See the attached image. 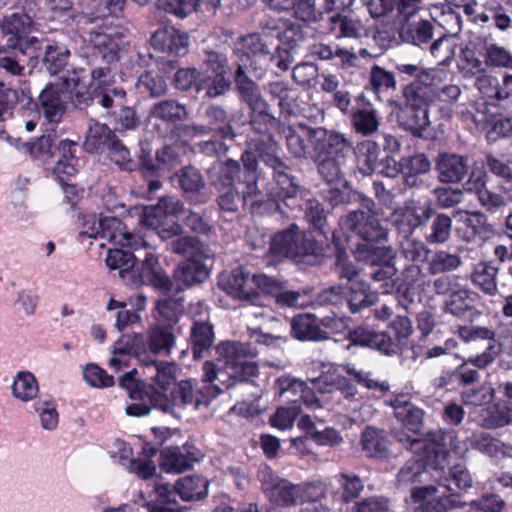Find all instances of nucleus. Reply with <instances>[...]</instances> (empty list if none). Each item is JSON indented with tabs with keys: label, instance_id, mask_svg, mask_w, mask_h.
Returning a JSON list of instances; mask_svg holds the SVG:
<instances>
[{
	"label": "nucleus",
	"instance_id": "nucleus-21",
	"mask_svg": "<svg viewBox=\"0 0 512 512\" xmlns=\"http://www.w3.org/2000/svg\"><path fill=\"white\" fill-rule=\"evenodd\" d=\"M68 103L67 91L58 83H49L38 95L37 106L49 123H59Z\"/></svg>",
	"mask_w": 512,
	"mask_h": 512
},
{
	"label": "nucleus",
	"instance_id": "nucleus-59",
	"mask_svg": "<svg viewBox=\"0 0 512 512\" xmlns=\"http://www.w3.org/2000/svg\"><path fill=\"white\" fill-rule=\"evenodd\" d=\"M467 442L472 449L478 450L490 457H497L499 454L504 453V444L489 433L475 432L467 438Z\"/></svg>",
	"mask_w": 512,
	"mask_h": 512
},
{
	"label": "nucleus",
	"instance_id": "nucleus-56",
	"mask_svg": "<svg viewBox=\"0 0 512 512\" xmlns=\"http://www.w3.org/2000/svg\"><path fill=\"white\" fill-rule=\"evenodd\" d=\"M57 140L56 131L54 129L47 130L41 137L33 143H21L22 149H26L31 155L44 160H51Z\"/></svg>",
	"mask_w": 512,
	"mask_h": 512
},
{
	"label": "nucleus",
	"instance_id": "nucleus-55",
	"mask_svg": "<svg viewBox=\"0 0 512 512\" xmlns=\"http://www.w3.org/2000/svg\"><path fill=\"white\" fill-rule=\"evenodd\" d=\"M452 229V217L445 213H435L429 227V233L425 240L429 244H443L450 238Z\"/></svg>",
	"mask_w": 512,
	"mask_h": 512
},
{
	"label": "nucleus",
	"instance_id": "nucleus-41",
	"mask_svg": "<svg viewBox=\"0 0 512 512\" xmlns=\"http://www.w3.org/2000/svg\"><path fill=\"white\" fill-rule=\"evenodd\" d=\"M291 333L299 340L320 341L328 339L327 332L322 330L317 318L312 314H300L291 321Z\"/></svg>",
	"mask_w": 512,
	"mask_h": 512
},
{
	"label": "nucleus",
	"instance_id": "nucleus-18",
	"mask_svg": "<svg viewBox=\"0 0 512 512\" xmlns=\"http://www.w3.org/2000/svg\"><path fill=\"white\" fill-rule=\"evenodd\" d=\"M262 491L271 502L279 506H295L303 496L299 486L274 475L267 466L262 479Z\"/></svg>",
	"mask_w": 512,
	"mask_h": 512
},
{
	"label": "nucleus",
	"instance_id": "nucleus-63",
	"mask_svg": "<svg viewBox=\"0 0 512 512\" xmlns=\"http://www.w3.org/2000/svg\"><path fill=\"white\" fill-rule=\"evenodd\" d=\"M435 77L436 71L434 69H424L420 67L416 78L412 82L403 86L401 91L405 93L408 90L412 93L420 92L426 97V99L433 101L434 93L432 86L434 85Z\"/></svg>",
	"mask_w": 512,
	"mask_h": 512
},
{
	"label": "nucleus",
	"instance_id": "nucleus-8",
	"mask_svg": "<svg viewBox=\"0 0 512 512\" xmlns=\"http://www.w3.org/2000/svg\"><path fill=\"white\" fill-rule=\"evenodd\" d=\"M458 336L464 342L481 344L484 348L482 353L464 360L457 369L461 383L468 385L479 379L477 369H484L494 361L500 350L499 343L495 332L482 326H461Z\"/></svg>",
	"mask_w": 512,
	"mask_h": 512
},
{
	"label": "nucleus",
	"instance_id": "nucleus-26",
	"mask_svg": "<svg viewBox=\"0 0 512 512\" xmlns=\"http://www.w3.org/2000/svg\"><path fill=\"white\" fill-rule=\"evenodd\" d=\"M395 418L414 435L420 433L424 424V411L411 402L408 394H398L390 400Z\"/></svg>",
	"mask_w": 512,
	"mask_h": 512
},
{
	"label": "nucleus",
	"instance_id": "nucleus-12",
	"mask_svg": "<svg viewBox=\"0 0 512 512\" xmlns=\"http://www.w3.org/2000/svg\"><path fill=\"white\" fill-rule=\"evenodd\" d=\"M32 26V18L23 11L6 16L2 22V33L11 35L7 40V47L28 60L38 58L41 48V41L37 37L28 36Z\"/></svg>",
	"mask_w": 512,
	"mask_h": 512
},
{
	"label": "nucleus",
	"instance_id": "nucleus-44",
	"mask_svg": "<svg viewBox=\"0 0 512 512\" xmlns=\"http://www.w3.org/2000/svg\"><path fill=\"white\" fill-rule=\"evenodd\" d=\"M149 116L162 122L173 124L186 120L188 118V111L186 106L177 100L164 99L150 107Z\"/></svg>",
	"mask_w": 512,
	"mask_h": 512
},
{
	"label": "nucleus",
	"instance_id": "nucleus-54",
	"mask_svg": "<svg viewBox=\"0 0 512 512\" xmlns=\"http://www.w3.org/2000/svg\"><path fill=\"white\" fill-rule=\"evenodd\" d=\"M39 392L38 382L31 372H18L13 384L12 394L15 398L28 402L34 399Z\"/></svg>",
	"mask_w": 512,
	"mask_h": 512
},
{
	"label": "nucleus",
	"instance_id": "nucleus-22",
	"mask_svg": "<svg viewBox=\"0 0 512 512\" xmlns=\"http://www.w3.org/2000/svg\"><path fill=\"white\" fill-rule=\"evenodd\" d=\"M200 458L201 453L192 445L167 447L161 452L160 467L169 473H182Z\"/></svg>",
	"mask_w": 512,
	"mask_h": 512
},
{
	"label": "nucleus",
	"instance_id": "nucleus-62",
	"mask_svg": "<svg viewBox=\"0 0 512 512\" xmlns=\"http://www.w3.org/2000/svg\"><path fill=\"white\" fill-rule=\"evenodd\" d=\"M33 409L39 414L40 423L45 430H54L58 425V412L54 399L50 396L40 397L34 404Z\"/></svg>",
	"mask_w": 512,
	"mask_h": 512
},
{
	"label": "nucleus",
	"instance_id": "nucleus-5",
	"mask_svg": "<svg viewBox=\"0 0 512 512\" xmlns=\"http://www.w3.org/2000/svg\"><path fill=\"white\" fill-rule=\"evenodd\" d=\"M220 393L221 387L219 385L195 391L191 381L182 380L174 386L170 396L160 392L155 387H147L144 390L143 398L148 399L153 408L171 414L176 418H181L187 413L199 410L201 407L207 408L210 401Z\"/></svg>",
	"mask_w": 512,
	"mask_h": 512
},
{
	"label": "nucleus",
	"instance_id": "nucleus-35",
	"mask_svg": "<svg viewBox=\"0 0 512 512\" xmlns=\"http://www.w3.org/2000/svg\"><path fill=\"white\" fill-rule=\"evenodd\" d=\"M174 178L184 197L194 203H204L206 201L201 194V191L205 188L204 177L197 168L191 165L182 167L175 173Z\"/></svg>",
	"mask_w": 512,
	"mask_h": 512
},
{
	"label": "nucleus",
	"instance_id": "nucleus-6",
	"mask_svg": "<svg viewBox=\"0 0 512 512\" xmlns=\"http://www.w3.org/2000/svg\"><path fill=\"white\" fill-rule=\"evenodd\" d=\"M205 66L204 71L194 68L178 70L175 74L177 88L187 91L194 87L197 92L205 91L210 98L225 93L230 86L226 58L213 51L207 52Z\"/></svg>",
	"mask_w": 512,
	"mask_h": 512
},
{
	"label": "nucleus",
	"instance_id": "nucleus-16",
	"mask_svg": "<svg viewBox=\"0 0 512 512\" xmlns=\"http://www.w3.org/2000/svg\"><path fill=\"white\" fill-rule=\"evenodd\" d=\"M474 86L481 98L490 102V106L506 109L512 103V75L505 74L502 78L483 74L476 78Z\"/></svg>",
	"mask_w": 512,
	"mask_h": 512
},
{
	"label": "nucleus",
	"instance_id": "nucleus-1",
	"mask_svg": "<svg viewBox=\"0 0 512 512\" xmlns=\"http://www.w3.org/2000/svg\"><path fill=\"white\" fill-rule=\"evenodd\" d=\"M277 105L280 110L291 115L297 108V93L283 82H272L263 87V94L258 96V124L263 121L269 124L268 132L258 130V156L273 169V177L277 188L269 193L270 201L266 204L258 202L261 212L271 214H283L279 201L291 196L295 192L296 184L291 174V169L278 156L277 141L271 134L272 129H277L278 120L272 107Z\"/></svg>",
	"mask_w": 512,
	"mask_h": 512
},
{
	"label": "nucleus",
	"instance_id": "nucleus-24",
	"mask_svg": "<svg viewBox=\"0 0 512 512\" xmlns=\"http://www.w3.org/2000/svg\"><path fill=\"white\" fill-rule=\"evenodd\" d=\"M78 143L72 140H60L55 147L51 160L54 162L53 173L63 181V177H70L77 174L80 161L76 156Z\"/></svg>",
	"mask_w": 512,
	"mask_h": 512
},
{
	"label": "nucleus",
	"instance_id": "nucleus-57",
	"mask_svg": "<svg viewBox=\"0 0 512 512\" xmlns=\"http://www.w3.org/2000/svg\"><path fill=\"white\" fill-rule=\"evenodd\" d=\"M332 242L338 250L336 269L339 278L347 280L348 284H352L353 282H360L361 280H358L360 270L352 262L345 259V251L342 245V240L337 232L332 233Z\"/></svg>",
	"mask_w": 512,
	"mask_h": 512
},
{
	"label": "nucleus",
	"instance_id": "nucleus-14",
	"mask_svg": "<svg viewBox=\"0 0 512 512\" xmlns=\"http://www.w3.org/2000/svg\"><path fill=\"white\" fill-rule=\"evenodd\" d=\"M89 42L92 56L111 65L119 60V52L125 46V35L118 27L104 25L90 31Z\"/></svg>",
	"mask_w": 512,
	"mask_h": 512
},
{
	"label": "nucleus",
	"instance_id": "nucleus-29",
	"mask_svg": "<svg viewBox=\"0 0 512 512\" xmlns=\"http://www.w3.org/2000/svg\"><path fill=\"white\" fill-rule=\"evenodd\" d=\"M325 28L336 40H358L367 36V29L360 19L340 12L328 16Z\"/></svg>",
	"mask_w": 512,
	"mask_h": 512
},
{
	"label": "nucleus",
	"instance_id": "nucleus-51",
	"mask_svg": "<svg viewBox=\"0 0 512 512\" xmlns=\"http://www.w3.org/2000/svg\"><path fill=\"white\" fill-rule=\"evenodd\" d=\"M369 289L370 287L365 281L353 282L352 284H348L345 288L344 298L346 299L352 313H357L363 308H367L372 305L373 300L368 294Z\"/></svg>",
	"mask_w": 512,
	"mask_h": 512
},
{
	"label": "nucleus",
	"instance_id": "nucleus-48",
	"mask_svg": "<svg viewBox=\"0 0 512 512\" xmlns=\"http://www.w3.org/2000/svg\"><path fill=\"white\" fill-rule=\"evenodd\" d=\"M338 490L334 496L344 504H349L357 499L364 489L363 480L354 473L340 472L337 476Z\"/></svg>",
	"mask_w": 512,
	"mask_h": 512
},
{
	"label": "nucleus",
	"instance_id": "nucleus-7",
	"mask_svg": "<svg viewBox=\"0 0 512 512\" xmlns=\"http://www.w3.org/2000/svg\"><path fill=\"white\" fill-rule=\"evenodd\" d=\"M176 343L173 326L158 324L151 327L145 337L134 333L122 335L113 347L114 354H131L142 363L154 360L153 356H168Z\"/></svg>",
	"mask_w": 512,
	"mask_h": 512
},
{
	"label": "nucleus",
	"instance_id": "nucleus-64",
	"mask_svg": "<svg viewBox=\"0 0 512 512\" xmlns=\"http://www.w3.org/2000/svg\"><path fill=\"white\" fill-rule=\"evenodd\" d=\"M352 125L357 133L371 135L378 130L379 120L374 109H358L351 113Z\"/></svg>",
	"mask_w": 512,
	"mask_h": 512
},
{
	"label": "nucleus",
	"instance_id": "nucleus-9",
	"mask_svg": "<svg viewBox=\"0 0 512 512\" xmlns=\"http://www.w3.org/2000/svg\"><path fill=\"white\" fill-rule=\"evenodd\" d=\"M208 481L199 475L180 478L176 485L157 483L155 492L157 499L149 503L150 512H182L176 500L178 495L184 501L201 500L207 495Z\"/></svg>",
	"mask_w": 512,
	"mask_h": 512
},
{
	"label": "nucleus",
	"instance_id": "nucleus-13",
	"mask_svg": "<svg viewBox=\"0 0 512 512\" xmlns=\"http://www.w3.org/2000/svg\"><path fill=\"white\" fill-rule=\"evenodd\" d=\"M256 35L248 34L240 38L235 44V54L237 56V71L235 81L237 88L243 99L250 105L251 109H255L256 86L251 76L255 75L256 67L254 66V58L256 56Z\"/></svg>",
	"mask_w": 512,
	"mask_h": 512
},
{
	"label": "nucleus",
	"instance_id": "nucleus-50",
	"mask_svg": "<svg viewBox=\"0 0 512 512\" xmlns=\"http://www.w3.org/2000/svg\"><path fill=\"white\" fill-rule=\"evenodd\" d=\"M400 38L413 45L427 43L433 37V24L428 20H421L416 24L403 23L399 30Z\"/></svg>",
	"mask_w": 512,
	"mask_h": 512
},
{
	"label": "nucleus",
	"instance_id": "nucleus-27",
	"mask_svg": "<svg viewBox=\"0 0 512 512\" xmlns=\"http://www.w3.org/2000/svg\"><path fill=\"white\" fill-rule=\"evenodd\" d=\"M412 332L413 328L410 319L407 316H397L387 329L382 331L384 355H400Z\"/></svg>",
	"mask_w": 512,
	"mask_h": 512
},
{
	"label": "nucleus",
	"instance_id": "nucleus-45",
	"mask_svg": "<svg viewBox=\"0 0 512 512\" xmlns=\"http://www.w3.org/2000/svg\"><path fill=\"white\" fill-rule=\"evenodd\" d=\"M190 339L193 359L200 360L214 343L213 326L206 321H194L191 327Z\"/></svg>",
	"mask_w": 512,
	"mask_h": 512
},
{
	"label": "nucleus",
	"instance_id": "nucleus-15",
	"mask_svg": "<svg viewBox=\"0 0 512 512\" xmlns=\"http://www.w3.org/2000/svg\"><path fill=\"white\" fill-rule=\"evenodd\" d=\"M183 229L179 223H172L169 229L160 231V238L167 242V249L178 254L186 260L208 257L207 249L198 240L190 235H182Z\"/></svg>",
	"mask_w": 512,
	"mask_h": 512
},
{
	"label": "nucleus",
	"instance_id": "nucleus-11",
	"mask_svg": "<svg viewBox=\"0 0 512 512\" xmlns=\"http://www.w3.org/2000/svg\"><path fill=\"white\" fill-rule=\"evenodd\" d=\"M432 103L420 92L401 91V97L393 101L398 125L415 137H423L431 125L429 108Z\"/></svg>",
	"mask_w": 512,
	"mask_h": 512
},
{
	"label": "nucleus",
	"instance_id": "nucleus-47",
	"mask_svg": "<svg viewBox=\"0 0 512 512\" xmlns=\"http://www.w3.org/2000/svg\"><path fill=\"white\" fill-rule=\"evenodd\" d=\"M241 159L246 184L245 189L242 190L243 204L253 213L256 206V154L252 151H245Z\"/></svg>",
	"mask_w": 512,
	"mask_h": 512
},
{
	"label": "nucleus",
	"instance_id": "nucleus-53",
	"mask_svg": "<svg viewBox=\"0 0 512 512\" xmlns=\"http://www.w3.org/2000/svg\"><path fill=\"white\" fill-rule=\"evenodd\" d=\"M122 100L115 97V107L106 110V115L114 119L115 125L124 130H135L141 125L140 116L128 106L122 105Z\"/></svg>",
	"mask_w": 512,
	"mask_h": 512
},
{
	"label": "nucleus",
	"instance_id": "nucleus-49",
	"mask_svg": "<svg viewBox=\"0 0 512 512\" xmlns=\"http://www.w3.org/2000/svg\"><path fill=\"white\" fill-rule=\"evenodd\" d=\"M361 445L371 457L386 458L389 454V442L383 430L367 427L362 433Z\"/></svg>",
	"mask_w": 512,
	"mask_h": 512
},
{
	"label": "nucleus",
	"instance_id": "nucleus-42",
	"mask_svg": "<svg viewBox=\"0 0 512 512\" xmlns=\"http://www.w3.org/2000/svg\"><path fill=\"white\" fill-rule=\"evenodd\" d=\"M498 271L499 267L493 265L492 262H479L471 273V282L484 294L494 296L498 292Z\"/></svg>",
	"mask_w": 512,
	"mask_h": 512
},
{
	"label": "nucleus",
	"instance_id": "nucleus-4",
	"mask_svg": "<svg viewBox=\"0 0 512 512\" xmlns=\"http://www.w3.org/2000/svg\"><path fill=\"white\" fill-rule=\"evenodd\" d=\"M216 351L226 359L225 367H219L210 361L204 363L202 381L208 384L206 387L219 385L222 392L232 387L236 381L254 382L256 354L250 343L225 341L216 346Z\"/></svg>",
	"mask_w": 512,
	"mask_h": 512
},
{
	"label": "nucleus",
	"instance_id": "nucleus-61",
	"mask_svg": "<svg viewBox=\"0 0 512 512\" xmlns=\"http://www.w3.org/2000/svg\"><path fill=\"white\" fill-rule=\"evenodd\" d=\"M511 417L506 407L493 404L482 409L479 414V424L487 429H495L509 424Z\"/></svg>",
	"mask_w": 512,
	"mask_h": 512
},
{
	"label": "nucleus",
	"instance_id": "nucleus-38",
	"mask_svg": "<svg viewBox=\"0 0 512 512\" xmlns=\"http://www.w3.org/2000/svg\"><path fill=\"white\" fill-rule=\"evenodd\" d=\"M354 154L359 171L364 175H371L375 172H383L379 160L380 147L371 140H364L354 148Z\"/></svg>",
	"mask_w": 512,
	"mask_h": 512
},
{
	"label": "nucleus",
	"instance_id": "nucleus-40",
	"mask_svg": "<svg viewBox=\"0 0 512 512\" xmlns=\"http://www.w3.org/2000/svg\"><path fill=\"white\" fill-rule=\"evenodd\" d=\"M116 138L115 132L106 124L91 119L83 146L90 153L99 152L113 145V141Z\"/></svg>",
	"mask_w": 512,
	"mask_h": 512
},
{
	"label": "nucleus",
	"instance_id": "nucleus-23",
	"mask_svg": "<svg viewBox=\"0 0 512 512\" xmlns=\"http://www.w3.org/2000/svg\"><path fill=\"white\" fill-rule=\"evenodd\" d=\"M182 146L178 143L164 145L155 153V160L147 155L141 159L143 173L162 175L181 164Z\"/></svg>",
	"mask_w": 512,
	"mask_h": 512
},
{
	"label": "nucleus",
	"instance_id": "nucleus-43",
	"mask_svg": "<svg viewBox=\"0 0 512 512\" xmlns=\"http://www.w3.org/2000/svg\"><path fill=\"white\" fill-rule=\"evenodd\" d=\"M322 255V249L318 242L303 233H297L293 251L290 252V258L297 263L314 265Z\"/></svg>",
	"mask_w": 512,
	"mask_h": 512
},
{
	"label": "nucleus",
	"instance_id": "nucleus-19",
	"mask_svg": "<svg viewBox=\"0 0 512 512\" xmlns=\"http://www.w3.org/2000/svg\"><path fill=\"white\" fill-rule=\"evenodd\" d=\"M134 273H137L139 283L151 285L166 294L178 293L183 290L179 284L169 278L152 251L144 253L141 266Z\"/></svg>",
	"mask_w": 512,
	"mask_h": 512
},
{
	"label": "nucleus",
	"instance_id": "nucleus-33",
	"mask_svg": "<svg viewBox=\"0 0 512 512\" xmlns=\"http://www.w3.org/2000/svg\"><path fill=\"white\" fill-rule=\"evenodd\" d=\"M152 46L161 52L173 56L186 54L188 49V37L174 27L157 30L151 36Z\"/></svg>",
	"mask_w": 512,
	"mask_h": 512
},
{
	"label": "nucleus",
	"instance_id": "nucleus-46",
	"mask_svg": "<svg viewBox=\"0 0 512 512\" xmlns=\"http://www.w3.org/2000/svg\"><path fill=\"white\" fill-rule=\"evenodd\" d=\"M202 259L194 258L183 262L174 273L175 279L187 287L204 282L209 276V269Z\"/></svg>",
	"mask_w": 512,
	"mask_h": 512
},
{
	"label": "nucleus",
	"instance_id": "nucleus-37",
	"mask_svg": "<svg viewBox=\"0 0 512 512\" xmlns=\"http://www.w3.org/2000/svg\"><path fill=\"white\" fill-rule=\"evenodd\" d=\"M479 295L465 286H460L444 302V311L458 318H465L476 311Z\"/></svg>",
	"mask_w": 512,
	"mask_h": 512
},
{
	"label": "nucleus",
	"instance_id": "nucleus-36",
	"mask_svg": "<svg viewBox=\"0 0 512 512\" xmlns=\"http://www.w3.org/2000/svg\"><path fill=\"white\" fill-rule=\"evenodd\" d=\"M121 228V221L116 217H99L90 215L84 219L82 229L79 231V237L103 238L112 241L115 238V231Z\"/></svg>",
	"mask_w": 512,
	"mask_h": 512
},
{
	"label": "nucleus",
	"instance_id": "nucleus-60",
	"mask_svg": "<svg viewBox=\"0 0 512 512\" xmlns=\"http://www.w3.org/2000/svg\"><path fill=\"white\" fill-rule=\"evenodd\" d=\"M105 261L111 270L119 269L120 276L124 277L125 273H129L135 267L139 256L129 250L110 249Z\"/></svg>",
	"mask_w": 512,
	"mask_h": 512
},
{
	"label": "nucleus",
	"instance_id": "nucleus-20",
	"mask_svg": "<svg viewBox=\"0 0 512 512\" xmlns=\"http://www.w3.org/2000/svg\"><path fill=\"white\" fill-rule=\"evenodd\" d=\"M469 157L454 152H440L434 160L437 180L442 184H457L467 175Z\"/></svg>",
	"mask_w": 512,
	"mask_h": 512
},
{
	"label": "nucleus",
	"instance_id": "nucleus-3",
	"mask_svg": "<svg viewBox=\"0 0 512 512\" xmlns=\"http://www.w3.org/2000/svg\"><path fill=\"white\" fill-rule=\"evenodd\" d=\"M304 133L312 145V159L320 178L329 185L345 186L351 142L344 135L324 128H307Z\"/></svg>",
	"mask_w": 512,
	"mask_h": 512
},
{
	"label": "nucleus",
	"instance_id": "nucleus-28",
	"mask_svg": "<svg viewBox=\"0 0 512 512\" xmlns=\"http://www.w3.org/2000/svg\"><path fill=\"white\" fill-rule=\"evenodd\" d=\"M281 28L277 25L272 27H263L261 38L258 39V52L268 55L274 50V53L270 57V61L276 67L282 71H286L291 62L292 56L286 49H280L279 37L281 35Z\"/></svg>",
	"mask_w": 512,
	"mask_h": 512
},
{
	"label": "nucleus",
	"instance_id": "nucleus-25",
	"mask_svg": "<svg viewBox=\"0 0 512 512\" xmlns=\"http://www.w3.org/2000/svg\"><path fill=\"white\" fill-rule=\"evenodd\" d=\"M432 213L430 206L406 204L394 213L393 223L402 236H410L432 217Z\"/></svg>",
	"mask_w": 512,
	"mask_h": 512
},
{
	"label": "nucleus",
	"instance_id": "nucleus-10",
	"mask_svg": "<svg viewBox=\"0 0 512 512\" xmlns=\"http://www.w3.org/2000/svg\"><path fill=\"white\" fill-rule=\"evenodd\" d=\"M84 70L72 69L61 77V85L67 91V97L72 98L75 106L87 107L90 104L99 105L105 110L115 107V97L124 99L126 93L122 89L99 87L90 83L88 87L82 83Z\"/></svg>",
	"mask_w": 512,
	"mask_h": 512
},
{
	"label": "nucleus",
	"instance_id": "nucleus-32",
	"mask_svg": "<svg viewBox=\"0 0 512 512\" xmlns=\"http://www.w3.org/2000/svg\"><path fill=\"white\" fill-rule=\"evenodd\" d=\"M297 233V225L292 224L288 229L278 232L272 237L269 250L262 257L267 267L276 266L284 257L290 258V252L293 251Z\"/></svg>",
	"mask_w": 512,
	"mask_h": 512
},
{
	"label": "nucleus",
	"instance_id": "nucleus-17",
	"mask_svg": "<svg viewBox=\"0 0 512 512\" xmlns=\"http://www.w3.org/2000/svg\"><path fill=\"white\" fill-rule=\"evenodd\" d=\"M218 285L231 297L254 304L256 273H251L244 267H238L228 274H222L219 277Z\"/></svg>",
	"mask_w": 512,
	"mask_h": 512
},
{
	"label": "nucleus",
	"instance_id": "nucleus-39",
	"mask_svg": "<svg viewBox=\"0 0 512 512\" xmlns=\"http://www.w3.org/2000/svg\"><path fill=\"white\" fill-rule=\"evenodd\" d=\"M146 367V373L149 375L153 385L160 392L166 393L168 388L176 381L177 366L173 362H164L148 360L143 363Z\"/></svg>",
	"mask_w": 512,
	"mask_h": 512
},
{
	"label": "nucleus",
	"instance_id": "nucleus-2",
	"mask_svg": "<svg viewBox=\"0 0 512 512\" xmlns=\"http://www.w3.org/2000/svg\"><path fill=\"white\" fill-rule=\"evenodd\" d=\"M359 208L348 211L339 218V228L347 236L363 240L354 250L357 261L368 266L366 275L375 282H383L397 274L396 251L390 246H375L373 242L385 240L387 229L374 211L375 203L369 197H361Z\"/></svg>",
	"mask_w": 512,
	"mask_h": 512
},
{
	"label": "nucleus",
	"instance_id": "nucleus-30",
	"mask_svg": "<svg viewBox=\"0 0 512 512\" xmlns=\"http://www.w3.org/2000/svg\"><path fill=\"white\" fill-rule=\"evenodd\" d=\"M399 166L403 184L410 189L422 187L425 184L423 175L428 174L431 170V162L424 153L402 157Z\"/></svg>",
	"mask_w": 512,
	"mask_h": 512
},
{
	"label": "nucleus",
	"instance_id": "nucleus-58",
	"mask_svg": "<svg viewBox=\"0 0 512 512\" xmlns=\"http://www.w3.org/2000/svg\"><path fill=\"white\" fill-rule=\"evenodd\" d=\"M349 339L355 345L366 346L384 354L382 332L368 326H359L349 332Z\"/></svg>",
	"mask_w": 512,
	"mask_h": 512
},
{
	"label": "nucleus",
	"instance_id": "nucleus-52",
	"mask_svg": "<svg viewBox=\"0 0 512 512\" xmlns=\"http://www.w3.org/2000/svg\"><path fill=\"white\" fill-rule=\"evenodd\" d=\"M304 216L306 221L313 227L314 230L326 236L327 233H333L334 230L329 229L327 212L322 203L317 199H308L305 202Z\"/></svg>",
	"mask_w": 512,
	"mask_h": 512
},
{
	"label": "nucleus",
	"instance_id": "nucleus-31",
	"mask_svg": "<svg viewBox=\"0 0 512 512\" xmlns=\"http://www.w3.org/2000/svg\"><path fill=\"white\" fill-rule=\"evenodd\" d=\"M43 43L41 42V45ZM39 57L33 60H41L44 69L50 75H57L64 71H69V59L71 56L68 47L60 42H49L44 47L41 46L39 50Z\"/></svg>",
	"mask_w": 512,
	"mask_h": 512
},
{
	"label": "nucleus",
	"instance_id": "nucleus-34",
	"mask_svg": "<svg viewBox=\"0 0 512 512\" xmlns=\"http://www.w3.org/2000/svg\"><path fill=\"white\" fill-rule=\"evenodd\" d=\"M134 373H136L135 370L127 372L123 376H121L119 379V385L128 391L130 398L140 400L139 403H133L131 405H128L125 409L126 414L129 416L140 417L148 415L151 411L152 406L149 404L148 399L143 398V395L144 390H146L147 387L154 386L139 383L135 379Z\"/></svg>",
	"mask_w": 512,
	"mask_h": 512
}]
</instances>
